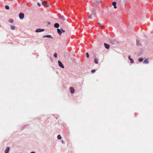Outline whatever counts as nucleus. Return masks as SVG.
Returning <instances> with one entry per match:
<instances>
[{
  "label": "nucleus",
  "instance_id": "obj_1",
  "mask_svg": "<svg viewBox=\"0 0 153 153\" xmlns=\"http://www.w3.org/2000/svg\"><path fill=\"white\" fill-rule=\"evenodd\" d=\"M42 5L47 7H50L47 1H42Z\"/></svg>",
  "mask_w": 153,
  "mask_h": 153
},
{
  "label": "nucleus",
  "instance_id": "obj_2",
  "mask_svg": "<svg viewBox=\"0 0 153 153\" xmlns=\"http://www.w3.org/2000/svg\"><path fill=\"white\" fill-rule=\"evenodd\" d=\"M101 1L100 0H94V5H98L101 3Z\"/></svg>",
  "mask_w": 153,
  "mask_h": 153
},
{
  "label": "nucleus",
  "instance_id": "obj_3",
  "mask_svg": "<svg viewBox=\"0 0 153 153\" xmlns=\"http://www.w3.org/2000/svg\"><path fill=\"white\" fill-rule=\"evenodd\" d=\"M24 14L23 13H20L19 15V17L20 19H22L24 17Z\"/></svg>",
  "mask_w": 153,
  "mask_h": 153
},
{
  "label": "nucleus",
  "instance_id": "obj_4",
  "mask_svg": "<svg viewBox=\"0 0 153 153\" xmlns=\"http://www.w3.org/2000/svg\"><path fill=\"white\" fill-rule=\"evenodd\" d=\"M58 63L59 66L61 68H64V66L61 61H60L59 60L58 61Z\"/></svg>",
  "mask_w": 153,
  "mask_h": 153
},
{
  "label": "nucleus",
  "instance_id": "obj_5",
  "mask_svg": "<svg viewBox=\"0 0 153 153\" xmlns=\"http://www.w3.org/2000/svg\"><path fill=\"white\" fill-rule=\"evenodd\" d=\"M44 30H45L44 29H37L36 30V32H39L43 31Z\"/></svg>",
  "mask_w": 153,
  "mask_h": 153
},
{
  "label": "nucleus",
  "instance_id": "obj_6",
  "mask_svg": "<svg viewBox=\"0 0 153 153\" xmlns=\"http://www.w3.org/2000/svg\"><path fill=\"white\" fill-rule=\"evenodd\" d=\"M70 90L71 92V94H73L74 93V92H75L74 89L73 87H70Z\"/></svg>",
  "mask_w": 153,
  "mask_h": 153
},
{
  "label": "nucleus",
  "instance_id": "obj_7",
  "mask_svg": "<svg viewBox=\"0 0 153 153\" xmlns=\"http://www.w3.org/2000/svg\"><path fill=\"white\" fill-rule=\"evenodd\" d=\"M104 45L105 47L107 49H108L110 48V46L109 45L106 43H104Z\"/></svg>",
  "mask_w": 153,
  "mask_h": 153
},
{
  "label": "nucleus",
  "instance_id": "obj_8",
  "mask_svg": "<svg viewBox=\"0 0 153 153\" xmlns=\"http://www.w3.org/2000/svg\"><path fill=\"white\" fill-rule=\"evenodd\" d=\"M92 14L94 15L96 14V10L94 8H92Z\"/></svg>",
  "mask_w": 153,
  "mask_h": 153
},
{
  "label": "nucleus",
  "instance_id": "obj_9",
  "mask_svg": "<svg viewBox=\"0 0 153 153\" xmlns=\"http://www.w3.org/2000/svg\"><path fill=\"white\" fill-rule=\"evenodd\" d=\"M10 150V148L9 147H7L5 151V153H9Z\"/></svg>",
  "mask_w": 153,
  "mask_h": 153
},
{
  "label": "nucleus",
  "instance_id": "obj_10",
  "mask_svg": "<svg viewBox=\"0 0 153 153\" xmlns=\"http://www.w3.org/2000/svg\"><path fill=\"white\" fill-rule=\"evenodd\" d=\"M110 42L112 44V45H115V42L114 41V40L113 39H110L109 40Z\"/></svg>",
  "mask_w": 153,
  "mask_h": 153
},
{
  "label": "nucleus",
  "instance_id": "obj_11",
  "mask_svg": "<svg viewBox=\"0 0 153 153\" xmlns=\"http://www.w3.org/2000/svg\"><path fill=\"white\" fill-rule=\"evenodd\" d=\"M112 5L114 6V8L115 9H116L117 7H116L117 3L116 2L114 1L112 2Z\"/></svg>",
  "mask_w": 153,
  "mask_h": 153
},
{
  "label": "nucleus",
  "instance_id": "obj_12",
  "mask_svg": "<svg viewBox=\"0 0 153 153\" xmlns=\"http://www.w3.org/2000/svg\"><path fill=\"white\" fill-rule=\"evenodd\" d=\"M57 32L59 34V35H61L62 33L61 30V29H57Z\"/></svg>",
  "mask_w": 153,
  "mask_h": 153
},
{
  "label": "nucleus",
  "instance_id": "obj_13",
  "mask_svg": "<svg viewBox=\"0 0 153 153\" xmlns=\"http://www.w3.org/2000/svg\"><path fill=\"white\" fill-rule=\"evenodd\" d=\"M149 63V61H148V59H145L143 62V64H147Z\"/></svg>",
  "mask_w": 153,
  "mask_h": 153
},
{
  "label": "nucleus",
  "instance_id": "obj_14",
  "mask_svg": "<svg viewBox=\"0 0 153 153\" xmlns=\"http://www.w3.org/2000/svg\"><path fill=\"white\" fill-rule=\"evenodd\" d=\"M43 37H48L50 38H52V37L50 35H45L43 36Z\"/></svg>",
  "mask_w": 153,
  "mask_h": 153
},
{
  "label": "nucleus",
  "instance_id": "obj_15",
  "mask_svg": "<svg viewBox=\"0 0 153 153\" xmlns=\"http://www.w3.org/2000/svg\"><path fill=\"white\" fill-rule=\"evenodd\" d=\"M54 26L56 28H58L59 27V25L57 23H56L54 24Z\"/></svg>",
  "mask_w": 153,
  "mask_h": 153
},
{
  "label": "nucleus",
  "instance_id": "obj_16",
  "mask_svg": "<svg viewBox=\"0 0 153 153\" xmlns=\"http://www.w3.org/2000/svg\"><path fill=\"white\" fill-rule=\"evenodd\" d=\"M60 19L62 20H65V18L63 16H61L60 17Z\"/></svg>",
  "mask_w": 153,
  "mask_h": 153
},
{
  "label": "nucleus",
  "instance_id": "obj_17",
  "mask_svg": "<svg viewBox=\"0 0 153 153\" xmlns=\"http://www.w3.org/2000/svg\"><path fill=\"white\" fill-rule=\"evenodd\" d=\"M143 58H141L139 59L138 61L139 62H141L143 61Z\"/></svg>",
  "mask_w": 153,
  "mask_h": 153
},
{
  "label": "nucleus",
  "instance_id": "obj_18",
  "mask_svg": "<svg viewBox=\"0 0 153 153\" xmlns=\"http://www.w3.org/2000/svg\"><path fill=\"white\" fill-rule=\"evenodd\" d=\"M94 62L96 64H98V63L97 60L96 58H95L94 59Z\"/></svg>",
  "mask_w": 153,
  "mask_h": 153
},
{
  "label": "nucleus",
  "instance_id": "obj_19",
  "mask_svg": "<svg viewBox=\"0 0 153 153\" xmlns=\"http://www.w3.org/2000/svg\"><path fill=\"white\" fill-rule=\"evenodd\" d=\"M10 27H11V28L12 30H14V29H15V26H12V25Z\"/></svg>",
  "mask_w": 153,
  "mask_h": 153
},
{
  "label": "nucleus",
  "instance_id": "obj_20",
  "mask_svg": "<svg viewBox=\"0 0 153 153\" xmlns=\"http://www.w3.org/2000/svg\"><path fill=\"white\" fill-rule=\"evenodd\" d=\"M5 8L7 10H8L9 9V6L7 5H5Z\"/></svg>",
  "mask_w": 153,
  "mask_h": 153
},
{
  "label": "nucleus",
  "instance_id": "obj_21",
  "mask_svg": "<svg viewBox=\"0 0 153 153\" xmlns=\"http://www.w3.org/2000/svg\"><path fill=\"white\" fill-rule=\"evenodd\" d=\"M53 56L55 58L57 57V53H55L54 54Z\"/></svg>",
  "mask_w": 153,
  "mask_h": 153
},
{
  "label": "nucleus",
  "instance_id": "obj_22",
  "mask_svg": "<svg viewBox=\"0 0 153 153\" xmlns=\"http://www.w3.org/2000/svg\"><path fill=\"white\" fill-rule=\"evenodd\" d=\"M137 46L140 45V43L139 41H137Z\"/></svg>",
  "mask_w": 153,
  "mask_h": 153
},
{
  "label": "nucleus",
  "instance_id": "obj_23",
  "mask_svg": "<svg viewBox=\"0 0 153 153\" xmlns=\"http://www.w3.org/2000/svg\"><path fill=\"white\" fill-rule=\"evenodd\" d=\"M130 60L131 61V63H134L133 60L132 59L130 58Z\"/></svg>",
  "mask_w": 153,
  "mask_h": 153
},
{
  "label": "nucleus",
  "instance_id": "obj_24",
  "mask_svg": "<svg viewBox=\"0 0 153 153\" xmlns=\"http://www.w3.org/2000/svg\"><path fill=\"white\" fill-rule=\"evenodd\" d=\"M57 137L58 139H60L61 138V137L60 135H58Z\"/></svg>",
  "mask_w": 153,
  "mask_h": 153
},
{
  "label": "nucleus",
  "instance_id": "obj_25",
  "mask_svg": "<svg viewBox=\"0 0 153 153\" xmlns=\"http://www.w3.org/2000/svg\"><path fill=\"white\" fill-rule=\"evenodd\" d=\"M61 30L62 33V32H65V30H63L62 28H60Z\"/></svg>",
  "mask_w": 153,
  "mask_h": 153
},
{
  "label": "nucleus",
  "instance_id": "obj_26",
  "mask_svg": "<svg viewBox=\"0 0 153 153\" xmlns=\"http://www.w3.org/2000/svg\"><path fill=\"white\" fill-rule=\"evenodd\" d=\"M9 22L11 23H12L13 22V20L11 19L9 20Z\"/></svg>",
  "mask_w": 153,
  "mask_h": 153
},
{
  "label": "nucleus",
  "instance_id": "obj_27",
  "mask_svg": "<svg viewBox=\"0 0 153 153\" xmlns=\"http://www.w3.org/2000/svg\"><path fill=\"white\" fill-rule=\"evenodd\" d=\"M99 25L100 27H102L103 26V25L100 23L99 24Z\"/></svg>",
  "mask_w": 153,
  "mask_h": 153
},
{
  "label": "nucleus",
  "instance_id": "obj_28",
  "mask_svg": "<svg viewBox=\"0 0 153 153\" xmlns=\"http://www.w3.org/2000/svg\"><path fill=\"white\" fill-rule=\"evenodd\" d=\"M96 71L94 70H93L91 71V72L92 73H94V72H95Z\"/></svg>",
  "mask_w": 153,
  "mask_h": 153
},
{
  "label": "nucleus",
  "instance_id": "obj_29",
  "mask_svg": "<svg viewBox=\"0 0 153 153\" xmlns=\"http://www.w3.org/2000/svg\"><path fill=\"white\" fill-rule=\"evenodd\" d=\"M87 57V58H88L89 57V55L88 53H86Z\"/></svg>",
  "mask_w": 153,
  "mask_h": 153
},
{
  "label": "nucleus",
  "instance_id": "obj_30",
  "mask_svg": "<svg viewBox=\"0 0 153 153\" xmlns=\"http://www.w3.org/2000/svg\"><path fill=\"white\" fill-rule=\"evenodd\" d=\"M37 4L39 7H40L41 6V4L40 3H39V2H37Z\"/></svg>",
  "mask_w": 153,
  "mask_h": 153
},
{
  "label": "nucleus",
  "instance_id": "obj_31",
  "mask_svg": "<svg viewBox=\"0 0 153 153\" xmlns=\"http://www.w3.org/2000/svg\"><path fill=\"white\" fill-rule=\"evenodd\" d=\"M128 58H129V59H130V58H130V56H129Z\"/></svg>",
  "mask_w": 153,
  "mask_h": 153
},
{
  "label": "nucleus",
  "instance_id": "obj_32",
  "mask_svg": "<svg viewBox=\"0 0 153 153\" xmlns=\"http://www.w3.org/2000/svg\"><path fill=\"white\" fill-rule=\"evenodd\" d=\"M30 153H35V152H31Z\"/></svg>",
  "mask_w": 153,
  "mask_h": 153
}]
</instances>
